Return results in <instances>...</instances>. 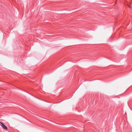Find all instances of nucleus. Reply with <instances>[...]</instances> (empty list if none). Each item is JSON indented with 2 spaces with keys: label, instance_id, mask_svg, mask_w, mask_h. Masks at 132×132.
<instances>
[{
  "label": "nucleus",
  "instance_id": "f257e3e1",
  "mask_svg": "<svg viewBox=\"0 0 132 132\" xmlns=\"http://www.w3.org/2000/svg\"><path fill=\"white\" fill-rule=\"evenodd\" d=\"M1 124V126L4 129L6 130H7L8 128L7 127L5 126L2 122H0Z\"/></svg>",
  "mask_w": 132,
  "mask_h": 132
},
{
  "label": "nucleus",
  "instance_id": "f03ea898",
  "mask_svg": "<svg viewBox=\"0 0 132 132\" xmlns=\"http://www.w3.org/2000/svg\"><path fill=\"white\" fill-rule=\"evenodd\" d=\"M128 7H129L130 8H131V6H130L129 5H128Z\"/></svg>",
  "mask_w": 132,
  "mask_h": 132
}]
</instances>
